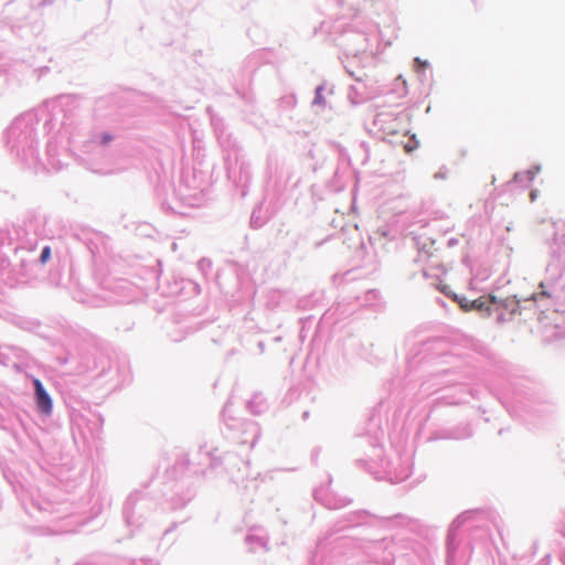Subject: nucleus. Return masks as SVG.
<instances>
[{"label": "nucleus", "instance_id": "20e7f679", "mask_svg": "<svg viewBox=\"0 0 565 565\" xmlns=\"http://www.w3.org/2000/svg\"><path fill=\"white\" fill-rule=\"evenodd\" d=\"M51 257V248L49 246H45L43 249H42V253H41V256H40V262L42 264H45Z\"/></svg>", "mask_w": 565, "mask_h": 565}, {"label": "nucleus", "instance_id": "7ed1b4c3", "mask_svg": "<svg viewBox=\"0 0 565 565\" xmlns=\"http://www.w3.org/2000/svg\"><path fill=\"white\" fill-rule=\"evenodd\" d=\"M418 147V141L413 137L408 140L407 143L404 146V150L409 153L414 151Z\"/></svg>", "mask_w": 565, "mask_h": 565}, {"label": "nucleus", "instance_id": "39448f33", "mask_svg": "<svg viewBox=\"0 0 565 565\" xmlns=\"http://www.w3.org/2000/svg\"><path fill=\"white\" fill-rule=\"evenodd\" d=\"M110 140H111V136H109V135H107V134L103 136V142H104V143L109 142Z\"/></svg>", "mask_w": 565, "mask_h": 565}, {"label": "nucleus", "instance_id": "f257e3e1", "mask_svg": "<svg viewBox=\"0 0 565 565\" xmlns=\"http://www.w3.org/2000/svg\"><path fill=\"white\" fill-rule=\"evenodd\" d=\"M500 301L498 300V298L495 296H482V297H479L478 299H475V300H467V299H461L459 300V305L461 307V309H463L465 311H471V310H477V311H487L488 313H490V306L491 305H498Z\"/></svg>", "mask_w": 565, "mask_h": 565}, {"label": "nucleus", "instance_id": "f03ea898", "mask_svg": "<svg viewBox=\"0 0 565 565\" xmlns=\"http://www.w3.org/2000/svg\"><path fill=\"white\" fill-rule=\"evenodd\" d=\"M33 385L35 388L36 405L40 412L45 415H50L53 408V403L50 395L47 394L39 379H33Z\"/></svg>", "mask_w": 565, "mask_h": 565}]
</instances>
